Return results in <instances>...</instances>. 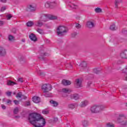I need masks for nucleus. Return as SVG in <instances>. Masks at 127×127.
I'll list each match as a JSON object with an SVG mask.
<instances>
[{
	"label": "nucleus",
	"instance_id": "1",
	"mask_svg": "<svg viewBox=\"0 0 127 127\" xmlns=\"http://www.w3.org/2000/svg\"><path fill=\"white\" fill-rule=\"evenodd\" d=\"M29 123L35 127H43L46 125V121L40 114L32 113L29 115Z\"/></svg>",
	"mask_w": 127,
	"mask_h": 127
},
{
	"label": "nucleus",
	"instance_id": "2",
	"mask_svg": "<svg viewBox=\"0 0 127 127\" xmlns=\"http://www.w3.org/2000/svg\"><path fill=\"white\" fill-rule=\"evenodd\" d=\"M117 123L122 126V127H127V119L126 115L124 114H119L117 120Z\"/></svg>",
	"mask_w": 127,
	"mask_h": 127
},
{
	"label": "nucleus",
	"instance_id": "3",
	"mask_svg": "<svg viewBox=\"0 0 127 127\" xmlns=\"http://www.w3.org/2000/svg\"><path fill=\"white\" fill-rule=\"evenodd\" d=\"M105 109L104 105H94L90 108L91 113L97 114L102 112Z\"/></svg>",
	"mask_w": 127,
	"mask_h": 127
},
{
	"label": "nucleus",
	"instance_id": "4",
	"mask_svg": "<svg viewBox=\"0 0 127 127\" xmlns=\"http://www.w3.org/2000/svg\"><path fill=\"white\" fill-rule=\"evenodd\" d=\"M67 32V28L63 26H60L57 28L58 35H64V33Z\"/></svg>",
	"mask_w": 127,
	"mask_h": 127
},
{
	"label": "nucleus",
	"instance_id": "5",
	"mask_svg": "<svg viewBox=\"0 0 127 127\" xmlns=\"http://www.w3.org/2000/svg\"><path fill=\"white\" fill-rule=\"evenodd\" d=\"M42 90L44 93H49L52 90V86L50 84H45L42 86Z\"/></svg>",
	"mask_w": 127,
	"mask_h": 127
},
{
	"label": "nucleus",
	"instance_id": "6",
	"mask_svg": "<svg viewBox=\"0 0 127 127\" xmlns=\"http://www.w3.org/2000/svg\"><path fill=\"white\" fill-rule=\"evenodd\" d=\"M26 10V11L33 12V11H35V10H36V7H35L33 4H29L27 6Z\"/></svg>",
	"mask_w": 127,
	"mask_h": 127
},
{
	"label": "nucleus",
	"instance_id": "7",
	"mask_svg": "<svg viewBox=\"0 0 127 127\" xmlns=\"http://www.w3.org/2000/svg\"><path fill=\"white\" fill-rule=\"evenodd\" d=\"M55 4L56 3L55 2L48 1L45 3V6L46 8H52L53 6H55Z\"/></svg>",
	"mask_w": 127,
	"mask_h": 127
},
{
	"label": "nucleus",
	"instance_id": "8",
	"mask_svg": "<svg viewBox=\"0 0 127 127\" xmlns=\"http://www.w3.org/2000/svg\"><path fill=\"white\" fill-rule=\"evenodd\" d=\"M39 53L40 54V56L38 57L39 59L42 61L44 60V56H47V54L43 50H41Z\"/></svg>",
	"mask_w": 127,
	"mask_h": 127
},
{
	"label": "nucleus",
	"instance_id": "9",
	"mask_svg": "<svg viewBox=\"0 0 127 127\" xmlns=\"http://www.w3.org/2000/svg\"><path fill=\"white\" fill-rule=\"evenodd\" d=\"M6 55V50L5 48L0 46V56L1 57H4Z\"/></svg>",
	"mask_w": 127,
	"mask_h": 127
},
{
	"label": "nucleus",
	"instance_id": "10",
	"mask_svg": "<svg viewBox=\"0 0 127 127\" xmlns=\"http://www.w3.org/2000/svg\"><path fill=\"white\" fill-rule=\"evenodd\" d=\"M40 19L41 20V21L46 22V21H48V20H49V16H48L47 15H42Z\"/></svg>",
	"mask_w": 127,
	"mask_h": 127
},
{
	"label": "nucleus",
	"instance_id": "11",
	"mask_svg": "<svg viewBox=\"0 0 127 127\" xmlns=\"http://www.w3.org/2000/svg\"><path fill=\"white\" fill-rule=\"evenodd\" d=\"M88 104H89V101H88L87 100H84L81 102L79 106L80 108H84V107H86V106H87Z\"/></svg>",
	"mask_w": 127,
	"mask_h": 127
},
{
	"label": "nucleus",
	"instance_id": "12",
	"mask_svg": "<svg viewBox=\"0 0 127 127\" xmlns=\"http://www.w3.org/2000/svg\"><path fill=\"white\" fill-rule=\"evenodd\" d=\"M75 85L76 88H80V87H82V81L80 80V79H77L75 80Z\"/></svg>",
	"mask_w": 127,
	"mask_h": 127
},
{
	"label": "nucleus",
	"instance_id": "13",
	"mask_svg": "<svg viewBox=\"0 0 127 127\" xmlns=\"http://www.w3.org/2000/svg\"><path fill=\"white\" fill-rule=\"evenodd\" d=\"M70 99H72V100H75V101H77V100H79V95L77 94H71L70 96Z\"/></svg>",
	"mask_w": 127,
	"mask_h": 127
},
{
	"label": "nucleus",
	"instance_id": "14",
	"mask_svg": "<svg viewBox=\"0 0 127 127\" xmlns=\"http://www.w3.org/2000/svg\"><path fill=\"white\" fill-rule=\"evenodd\" d=\"M63 85L64 86H68L71 85V81L68 80L63 79L62 81Z\"/></svg>",
	"mask_w": 127,
	"mask_h": 127
},
{
	"label": "nucleus",
	"instance_id": "15",
	"mask_svg": "<svg viewBox=\"0 0 127 127\" xmlns=\"http://www.w3.org/2000/svg\"><path fill=\"white\" fill-rule=\"evenodd\" d=\"M33 102L35 103L36 104H38V103H40V98L37 96H34L32 98Z\"/></svg>",
	"mask_w": 127,
	"mask_h": 127
},
{
	"label": "nucleus",
	"instance_id": "16",
	"mask_svg": "<svg viewBox=\"0 0 127 127\" xmlns=\"http://www.w3.org/2000/svg\"><path fill=\"white\" fill-rule=\"evenodd\" d=\"M87 26L88 28H93V27H95V23L91 21H88L87 23Z\"/></svg>",
	"mask_w": 127,
	"mask_h": 127
},
{
	"label": "nucleus",
	"instance_id": "17",
	"mask_svg": "<svg viewBox=\"0 0 127 127\" xmlns=\"http://www.w3.org/2000/svg\"><path fill=\"white\" fill-rule=\"evenodd\" d=\"M35 25L38 27H41L43 25V23L42 22V21H41V20L40 19L39 20L36 22Z\"/></svg>",
	"mask_w": 127,
	"mask_h": 127
},
{
	"label": "nucleus",
	"instance_id": "18",
	"mask_svg": "<svg viewBox=\"0 0 127 127\" xmlns=\"http://www.w3.org/2000/svg\"><path fill=\"white\" fill-rule=\"evenodd\" d=\"M29 38L30 39L32 40V41L35 42L37 40V38H36V36L34 34H31L29 36Z\"/></svg>",
	"mask_w": 127,
	"mask_h": 127
},
{
	"label": "nucleus",
	"instance_id": "19",
	"mask_svg": "<svg viewBox=\"0 0 127 127\" xmlns=\"http://www.w3.org/2000/svg\"><path fill=\"white\" fill-rule=\"evenodd\" d=\"M120 56L121 58H122V59H127L126 51H124V52H122L121 53H120Z\"/></svg>",
	"mask_w": 127,
	"mask_h": 127
},
{
	"label": "nucleus",
	"instance_id": "20",
	"mask_svg": "<svg viewBox=\"0 0 127 127\" xmlns=\"http://www.w3.org/2000/svg\"><path fill=\"white\" fill-rule=\"evenodd\" d=\"M62 92L63 93H71V92H72V90L69 88H63L62 89Z\"/></svg>",
	"mask_w": 127,
	"mask_h": 127
},
{
	"label": "nucleus",
	"instance_id": "21",
	"mask_svg": "<svg viewBox=\"0 0 127 127\" xmlns=\"http://www.w3.org/2000/svg\"><path fill=\"white\" fill-rule=\"evenodd\" d=\"M50 104H52V106H53V107H57V106H58V102L54 101V100H51L50 101Z\"/></svg>",
	"mask_w": 127,
	"mask_h": 127
},
{
	"label": "nucleus",
	"instance_id": "22",
	"mask_svg": "<svg viewBox=\"0 0 127 127\" xmlns=\"http://www.w3.org/2000/svg\"><path fill=\"white\" fill-rule=\"evenodd\" d=\"M15 84H16V83L11 80H8L7 83V85H8V86H13V85Z\"/></svg>",
	"mask_w": 127,
	"mask_h": 127
},
{
	"label": "nucleus",
	"instance_id": "23",
	"mask_svg": "<svg viewBox=\"0 0 127 127\" xmlns=\"http://www.w3.org/2000/svg\"><path fill=\"white\" fill-rule=\"evenodd\" d=\"M82 126L84 127H88L89 126V123L86 120L82 121Z\"/></svg>",
	"mask_w": 127,
	"mask_h": 127
},
{
	"label": "nucleus",
	"instance_id": "24",
	"mask_svg": "<svg viewBox=\"0 0 127 127\" xmlns=\"http://www.w3.org/2000/svg\"><path fill=\"white\" fill-rule=\"evenodd\" d=\"M8 39L9 41H13L14 40V37L11 35H9L8 37Z\"/></svg>",
	"mask_w": 127,
	"mask_h": 127
},
{
	"label": "nucleus",
	"instance_id": "25",
	"mask_svg": "<svg viewBox=\"0 0 127 127\" xmlns=\"http://www.w3.org/2000/svg\"><path fill=\"white\" fill-rule=\"evenodd\" d=\"M76 106V104H69L68 105V109H74Z\"/></svg>",
	"mask_w": 127,
	"mask_h": 127
},
{
	"label": "nucleus",
	"instance_id": "26",
	"mask_svg": "<svg viewBox=\"0 0 127 127\" xmlns=\"http://www.w3.org/2000/svg\"><path fill=\"white\" fill-rule=\"evenodd\" d=\"M122 2V0H116L115 1V7L116 8H118V5L119 3H121Z\"/></svg>",
	"mask_w": 127,
	"mask_h": 127
},
{
	"label": "nucleus",
	"instance_id": "27",
	"mask_svg": "<svg viewBox=\"0 0 127 127\" xmlns=\"http://www.w3.org/2000/svg\"><path fill=\"white\" fill-rule=\"evenodd\" d=\"M36 31L40 33V34H43V33H44V31H43V30L41 28H38L36 30Z\"/></svg>",
	"mask_w": 127,
	"mask_h": 127
},
{
	"label": "nucleus",
	"instance_id": "28",
	"mask_svg": "<svg viewBox=\"0 0 127 127\" xmlns=\"http://www.w3.org/2000/svg\"><path fill=\"white\" fill-rule=\"evenodd\" d=\"M110 29H111V30H116L117 29V27H116V25H115V24H112L110 26Z\"/></svg>",
	"mask_w": 127,
	"mask_h": 127
},
{
	"label": "nucleus",
	"instance_id": "29",
	"mask_svg": "<svg viewBox=\"0 0 127 127\" xmlns=\"http://www.w3.org/2000/svg\"><path fill=\"white\" fill-rule=\"evenodd\" d=\"M33 24H34L33 22L30 21L27 23V26L31 27V26H33Z\"/></svg>",
	"mask_w": 127,
	"mask_h": 127
},
{
	"label": "nucleus",
	"instance_id": "30",
	"mask_svg": "<svg viewBox=\"0 0 127 127\" xmlns=\"http://www.w3.org/2000/svg\"><path fill=\"white\" fill-rule=\"evenodd\" d=\"M95 12H97V13H100L102 12V9L100 8L97 7L95 9Z\"/></svg>",
	"mask_w": 127,
	"mask_h": 127
},
{
	"label": "nucleus",
	"instance_id": "31",
	"mask_svg": "<svg viewBox=\"0 0 127 127\" xmlns=\"http://www.w3.org/2000/svg\"><path fill=\"white\" fill-rule=\"evenodd\" d=\"M81 67L86 68V67H87V63H86V62H83L82 63H81Z\"/></svg>",
	"mask_w": 127,
	"mask_h": 127
},
{
	"label": "nucleus",
	"instance_id": "32",
	"mask_svg": "<svg viewBox=\"0 0 127 127\" xmlns=\"http://www.w3.org/2000/svg\"><path fill=\"white\" fill-rule=\"evenodd\" d=\"M18 112H19V110L18 109V108L16 107L13 111V113L14 115H17V114H18Z\"/></svg>",
	"mask_w": 127,
	"mask_h": 127
},
{
	"label": "nucleus",
	"instance_id": "33",
	"mask_svg": "<svg viewBox=\"0 0 127 127\" xmlns=\"http://www.w3.org/2000/svg\"><path fill=\"white\" fill-rule=\"evenodd\" d=\"M53 19H57V17L54 15H51L50 17H49V20Z\"/></svg>",
	"mask_w": 127,
	"mask_h": 127
},
{
	"label": "nucleus",
	"instance_id": "34",
	"mask_svg": "<svg viewBox=\"0 0 127 127\" xmlns=\"http://www.w3.org/2000/svg\"><path fill=\"white\" fill-rule=\"evenodd\" d=\"M42 114L44 115H48V114H49V111L46 109L43 110L42 111Z\"/></svg>",
	"mask_w": 127,
	"mask_h": 127
},
{
	"label": "nucleus",
	"instance_id": "35",
	"mask_svg": "<svg viewBox=\"0 0 127 127\" xmlns=\"http://www.w3.org/2000/svg\"><path fill=\"white\" fill-rule=\"evenodd\" d=\"M70 7H72V8H74V9H76V8H78V5L75 4H72L70 5Z\"/></svg>",
	"mask_w": 127,
	"mask_h": 127
},
{
	"label": "nucleus",
	"instance_id": "36",
	"mask_svg": "<svg viewBox=\"0 0 127 127\" xmlns=\"http://www.w3.org/2000/svg\"><path fill=\"white\" fill-rule=\"evenodd\" d=\"M106 126L107 127H115V125L114 124H112L110 123H108L106 124Z\"/></svg>",
	"mask_w": 127,
	"mask_h": 127
},
{
	"label": "nucleus",
	"instance_id": "37",
	"mask_svg": "<svg viewBox=\"0 0 127 127\" xmlns=\"http://www.w3.org/2000/svg\"><path fill=\"white\" fill-rule=\"evenodd\" d=\"M93 72L95 74H99V73H100V71L98 70V69H97V68H94L93 69Z\"/></svg>",
	"mask_w": 127,
	"mask_h": 127
},
{
	"label": "nucleus",
	"instance_id": "38",
	"mask_svg": "<svg viewBox=\"0 0 127 127\" xmlns=\"http://www.w3.org/2000/svg\"><path fill=\"white\" fill-rule=\"evenodd\" d=\"M22 95V93L21 92H19L17 94V95L16 96V97L21 98Z\"/></svg>",
	"mask_w": 127,
	"mask_h": 127
},
{
	"label": "nucleus",
	"instance_id": "39",
	"mask_svg": "<svg viewBox=\"0 0 127 127\" xmlns=\"http://www.w3.org/2000/svg\"><path fill=\"white\" fill-rule=\"evenodd\" d=\"M44 96H45V97H51V93H44Z\"/></svg>",
	"mask_w": 127,
	"mask_h": 127
},
{
	"label": "nucleus",
	"instance_id": "40",
	"mask_svg": "<svg viewBox=\"0 0 127 127\" xmlns=\"http://www.w3.org/2000/svg\"><path fill=\"white\" fill-rule=\"evenodd\" d=\"M75 27L76 28H77V29H79V28H81V26L80 24L79 23H76L75 25Z\"/></svg>",
	"mask_w": 127,
	"mask_h": 127
},
{
	"label": "nucleus",
	"instance_id": "41",
	"mask_svg": "<svg viewBox=\"0 0 127 127\" xmlns=\"http://www.w3.org/2000/svg\"><path fill=\"white\" fill-rule=\"evenodd\" d=\"M6 17L7 19L8 20H9V19H10V18L12 17V15H11V14H8V15H6Z\"/></svg>",
	"mask_w": 127,
	"mask_h": 127
},
{
	"label": "nucleus",
	"instance_id": "42",
	"mask_svg": "<svg viewBox=\"0 0 127 127\" xmlns=\"http://www.w3.org/2000/svg\"><path fill=\"white\" fill-rule=\"evenodd\" d=\"M13 102L14 103L15 105H19V101L18 100H14Z\"/></svg>",
	"mask_w": 127,
	"mask_h": 127
},
{
	"label": "nucleus",
	"instance_id": "43",
	"mask_svg": "<svg viewBox=\"0 0 127 127\" xmlns=\"http://www.w3.org/2000/svg\"><path fill=\"white\" fill-rule=\"evenodd\" d=\"M122 72L123 73H127V67H126L124 69H123L122 70Z\"/></svg>",
	"mask_w": 127,
	"mask_h": 127
},
{
	"label": "nucleus",
	"instance_id": "44",
	"mask_svg": "<svg viewBox=\"0 0 127 127\" xmlns=\"http://www.w3.org/2000/svg\"><path fill=\"white\" fill-rule=\"evenodd\" d=\"M6 95L7 96H8V97H10V96H11V92H6Z\"/></svg>",
	"mask_w": 127,
	"mask_h": 127
},
{
	"label": "nucleus",
	"instance_id": "45",
	"mask_svg": "<svg viewBox=\"0 0 127 127\" xmlns=\"http://www.w3.org/2000/svg\"><path fill=\"white\" fill-rule=\"evenodd\" d=\"M18 82H20L21 83H23V79L22 78H18Z\"/></svg>",
	"mask_w": 127,
	"mask_h": 127
},
{
	"label": "nucleus",
	"instance_id": "46",
	"mask_svg": "<svg viewBox=\"0 0 127 127\" xmlns=\"http://www.w3.org/2000/svg\"><path fill=\"white\" fill-rule=\"evenodd\" d=\"M27 97L26 96H24V95H22V96H21V99L22 100L23 99H24V100H25L26 99H27Z\"/></svg>",
	"mask_w": 127,
	"mask_h": 127
},
{
	"label": "nucleus",
	"instance_id": "47",
	"mask_svg": "<svg viewBox=\"0 0 127 127\" xmlns=\"http://www.w3.org/2000/svg\"><path fill=\"white\" fill-rule=\"evenodd\" d=\"M5 9H6L5 7H4V6L2 7L0 9V11H4V10H5Z\"/></svg>",
	"mask_w": 127,
	"mask_h": 127
},
{
	"label": "nucleus",
	"instance_id": "48",
	"mask_svg": "<svg viewBox=\"0 0 127 127\" xmlns=\"http://www.w3.org/2000/svg\"><path fill=\"white\" fill-rule=\"evenodd\" d=\"M38 74H39V75H41L43 74V72H42V71H41V70H39V71L38 72Z\"/></svg>",
	"mask_w": 127,
	"mask_h": 127
},
{
	"label": "nucleus",
	"instance_id": "49",
	"mask_svg": "<svg viewBox=\"0 0 127 127\" xmlns=\"http://www.w3.org/2000/svg\"><path fill=\"white\" fill-rule=\"evenodd\" d=\"M77 35V33H73L72 34L71 36L72 37H75Z\"/></svg>",
	"mask_w": 127,
	"mask_h": 127
},
{
	"label": "nucleus",
	"instance_id": "50",
	"mask_svg": "<svg viewBox=\"0 0 127 127\" xmlns=\"http://www.w3.org/2000/svg\"><path fill=\"white\" fill-rule=\"evenodd\" d=\"M3 24H4V22H3V21H0V26L1 25H3Z\"/></svg>",
	"mask_w": 127,
	"mask_h": 127
},
{
	"label": "nucleus",
	"instance_id": "51",
	"mask_svg": "<svg viewBox=\"0 0 127 127\" xmlns=\"http://www.w3.org/2000/svg\"><path fill=\"white\" fill-rule=\"evenodd\" d=\"M26 106H30V102H27L26 103Z\"/></svg>",
	"mask_w": 127,
	"mask_h": 127
},
{
	"label": "nucleus",
	"instance_id": "52",
	"mask_svg": "<svg viewBox=\"0 0 127 127\" xmlns=\"http://www.w3.org/2000/svg\"><path fill=\"white\" fill-rule=\"evenodd\" d=\"M0 1L1 2H3L4 3H5V2H6V0H0Z\"/></svg>",
	"mask_w": 127,
	"mask_h": 127
},
{
	"label": "nucleus",
	"instance_id": "53",
	"mask_svg": "<svg viewBox=\"0 0 127 127\" xmlns=\"http://www.w3.org/2000/svg\"><path fill=\"white\" fill-rule=\"evenodd\" d=\"M1 108H2V109H3V110H5V109H6L5 106H4V105H2Z\"/></svg>",
	"mask_w": 127,
	"mask_h": 127
},
{
	"label": "nucleus",
	"instance_id": "54",
	"mask_svg": "<svg viewBox=\"0 0 127 127\" xmlns=\"http://www.w3.org/2000/svg\"><path fill=\"white\" fill-rule=\"evenodd\" d=\"M10 103H11V100H8L7 101V104H10Z\"/></svg>",
	"mask_w": 127,
	"mask_h": 127
},
{
	"label": "nucleus",
	"instance_id": "55",
	"mask_svg": "<svg viewBox=\"0 0 127 127\" xmlns=\"http://www.w3.org/2000/svg\"><path fill=\"white\" fill-rule=\"evenodd\" d=\"M91 84H92V82H91V81H89V82L87 83L88 86H90V85H91Z\"/></svg>",
	"mask_w": 127,
	"mask_h": 127
},
{
	"label": "nucleus",
	"instance_id": "56",
	"mask_svg": "<svg viewBox=\"0 0 127 127\" xmlns=\"http://www.w3.org/2000/svg\"><path fill=\"white\" fill-rule=\"evenodd\" d=\"M15 119H19L20 118V116H16L14 117Z\"/></svg>",
	"mask_w": 127,
	"mask_h": 127
},
{
	"label": "nucleus",
	"instance_id": "57",
	"mask_svg": "<svg viewBox=\"0 0 127 127\" xmlns=\"http://www.w3.org/2000/svg\"><path fill=\"white\" fill-rule=\"evenodd\" d=\"M125 52L126 53V58L127 59V50H125Z\"/></svg>",
	"mask_w": 127,
	"mask_h": 127
},
{
	"label": "nucleus",
	"instance_id": "58",
	"mask_svg": "<svg viewBox=\"0 0 127 127\" xmlns=\"http://www.w3.org/2000/svg\"><path fill=\"white\" fill-rule=\"evenodd\" d=\"M125 80L127 81V74H126V76H125Z\"/></svg>",
	"mask_w": 127,
	"mask_h": 127
},
{
	"label": "nucleus",
	"instance_id": "59",
	"mask_svg": "<svg viewBox=\"0 0 127 127\" xmlns=\"http://www.w3.org/2000/svg\"><path fill=\"white\" fill-rule=\"evenodd\" d=\"M46 43H49V42H50V41L49 40H47L46 41Z\"/></svg>",
	"mask_w": 127,
	"mask_h": 127
},
{
	"label": "nucleus",
	"instance_id": "60",
	"mask_svg": "<svg viewBox=\"0 0 127 127\" xmlns=\"http://www.w3.org/2000/svg\"><path fill=\"white\" fill-rule=\"evenodd\" d=\"M121 63H122L120 61L118 62V64H121Z\"/></svg>",
	"mask_w": 127,
	"mask_h": 127
},
{
	"label": "nucleus",
	"instance_id": "61",
	"mask_svg": "<svg viewBox=\"0 0 127 127\" xmlns=\"http://www.w3.org/2000/svg\"><path fill=\"white\" fill-rule=\"evenodd\" d=\"M2 101H3V102H4V101H5V98H3V99H2Z\"/></svg>",
	"mask_w": 127,
	"mask_h": 127
},
{
	"label": "nucleus",
	"instance_id": "62",
	"mask_svg": "<svg viewBox=\"0 0 127 127\" xmlns=\"http://www.w3.org/2000/svg\"><path fill=\"white\" fill-rule=\"evenodd\" d=\"M13 95H15V94H16L15 92H14L13 93Z\"/></svg>",
	"mask_w": 127,
	"mask_h": 127
},
{
	"label": "nucleus",
	"instance_id": "63",
	"mask_svg": "<svg viewBox=\"0 0 127 127\" xmlns=\"http://www.w3.org/2000/svg\"><path fill=\"white\" fill-rule=\"evenodd\" d=\"M126 107H127V104H126Z\"/></svg>",
	"mask_w": 127,
	"mask_h": 127
},
{
	"label": "nucleus",
	"instance_id": "64",
	"mask_svg": "<svg viewBox=\"0 0 127 127\" xmlns=\"http://www.w3.org/2000/svg\"><path fill=\"white\" fill-rule=\"evenodd\" d=\"M23 42H24V40H22Z\"/></svg>",
	"mask_w": 127,
	"mask_h": 127
}]
</instances>
